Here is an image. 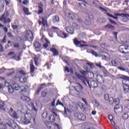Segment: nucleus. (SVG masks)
Instances as JSON below:
<instances>
[{"instance_id":"f257e3e1","label":"nucleus","mask_w":129,"mask_h":129,"mask_svg":"<svg viewBox=\"0 0 129 129\" xmlns=\"http://www.w3.org/2000/svg\"><path fill=\"white\" fill-rule=\"evenodd\" d=\"M78 78H79V79H81V80H82V82L85 85L87 86L88 84L90 88H91V87H93V88H95L96 87H97V86H98V84H97V82H96V81H93L91 82L90 84L89 81L87 80V78L86 77H82L80 76V75H78Z\"/></svg>"},{"instance_id":"f03ea898","label":"nucleus","mask_w":129,"mask_h":129,"mask_svg":"<svg viewBox=\"0 0 129 129\" xmlns=\"http://www.w3.org/2000/svg\"><path fill=\"white\" fill-rule=\"evenodd\" d=\"M119 78L120 79H123L122 87L123 88L124 92H125V93H127V92L129 91V86L125 83L129 82V77L126 76L120 75L119 76Z\"/></svg>"},{"instance_id":"7ed1b4c3","label":"nucleus","mask_w":129,"mask_h":129,"mask_svg":"<svg viewBox=\"0 0 129 129\" xmlns=\"http://www.w3.org/2000/svg\"><path fill=\"white\" fill-rule=\"evenodd\" d=\"M51 112L53 113V115H51L49 117V120L50 122H54L55 120V118H60V116H59V115L57 114V109L55 108H53L51 110Z\"/></svg>"},{"instance_id":"20e7f679","label":"nucleus","mask_w":129,"mask_h":129,"mask_svg":"<svg viewBox=\"0 0 129 129\" xmlns=\"http://www.w3.org/2000/svg\"><path fill=\"white\" fill-rule=\"evenodd\" d=\"M32 114L30 113H26L24 115V118H21V120L22 121L23 124H29L30 120L32 119Z\"/></svg>"},{"instance_id":"39448f33","label":"nucleus","mask_w":129,"mask_h":129,"mask_svg":"<svg viewBox=\"0 0 129 129\" xmlns=\"http://www.w3.org/2000/svg\"><path fill=\"white\" fill-rule=\"evenodd\" d=\"M10 16V13L8 12H5L1 17H0V21L2 22L3 24H8V23H11V19L8 18V17Z\"/></svg>"},{"instance_id":"423d86ee","label":"nucleus","mask_w":129,"mask_h":129,"mask_svg":"<svg viewBox=\"0 0 129 129\" xmlns=\"http://www.w3.org/2000/svg\"><path fill=\"white\" fill-rule=\"evenodd\" d=\"M24 39L25 41H33V32L30 30L24 33Z\"/></svg>"},{"instance_id":"0eeeda50","label":"nucleus","mask_w":129,"mask_h":129,"mask_svg":"<svg viewBox=\"0 0 129 129\" xmlns=\"http://www.w3.org/2000/svg\"><path fill=\"white\" fill-rule=\"evenodd\" d=\"M45 124L47 126V128L48 129H61V126L59 125L58 124L55 123L54 124H52V123L49 122L48 121H45L44 122Z\"/></svg>"},{"instance_id":"6e6552de","label":"nucleus","mask_w":129,"mask_h":129,"mask_svg":"<svg viewBox=\"0 0 129 129\" xmlns=\"http://www.w3.org/2000/svg\"><path fill=\"white\" fill-rule=\"evenodd\" d=\"M119 50L121 53L128 54L129 48L127 46L124 45H121L119 47Z\"/></svg>"},{"instance_id":"1a4fd4ad","label":"nucleus","mask_w":129,"mask_h":129,"mask_svg":"<svg viewBox=\"0 0 129 129\" xmlns=\"http://www.w3.org/2000/svg\"><path fill=\"white\" fill-rule=\"evenodd\" d=\"M75 116L78 118V119H80V120H85V119H86V116L80 113H76L75 114Z\"/></svg>"},{"instance_id":"9d476101","label":"nucleus","mask_w":129,"mask_h":129,"mask_svg":"<svg viewBox=\"0 0 129 129\" xmlns=\"http://www.w3.org/2000/svg\"><path fill=\"white\" fill-rule=\"evenodd\" d=\"M100 56H101L102 58L104 60H109V59L110 58V55L108 54L106 52L100 51Z\"/></svg>"},{"instance_id":"9b49d317","label":"nucleus","mask_w":129,"mask_h":129,"mask_svg":"<svg viewBox=\"0 0 129 129\" xmlns=\"http://www.w3.org/2000/svg\"><path fill=\"white\" fill-rule=\"evenodd\" d=\"M5 87H8V90L10 93L14 92V87L10 86V83L7 82V81H5Z\"/></svg>"},{"instance_id":"f8f14e48","label":"nucleus","mask_w":129,"mask_h":129,"mask_svg":"<svg viewBox=\"0 0 129 129\" xmlns=\"http://www.w3.org/2000/svg\"><path fill=\"white\" fill-rule=\"evenodd\" d=\"M114 15V16H116V17H122V18H123L122 19V21H123V22H124V20H126V19L129 17V15L123 13H122L121 14L119 13H115Z\"/></svg>"},{"instance_id":"ddd939ff","label":"nucleus","mask_w":129,"mask_h":129,"mask_svg":"<svg viewBox=\"0 0 129 129\" xmlns=\"http://www.w3.org/2000/svg\"><path fill=\"white\" fill-rule=\"evenodd\" d=\"M9 113L11 116L14 117V118H18V114L14 111L13 108H11L9 110Z\"/></svg>"},{"instance_id":"4468645a","label":"nucleus","mask_w":129,"mask_h":129,"mask_svg":"<svg viewBox=\"0 0 129 129\" xmlns=\"http://www.w3.org/2000/svg\"><path fill=\"white\" fill-rule=\"evenodd\" d=\"M75 90L77 92H82V90H83V87L80 84L77 83L76 86L75 87Z\"/></svg>"},{"instance_id":"2eb2a0df","label":"nucleus","mask_w":129,"mask_h":129,"mask_svg":"<svg viewBox=\"0 0 129 129\" xmlns=\"http://www.w3.org/2000/svg\"><path fill=\"white\" fill-rule=\"evenodd\" d=\"M6 108H7V106L5 104V102L3 101H0V110L6 111Z\"/></svg>"},{"instance_id":"dca6fc26","label":"nucleus","mask_w":129,"mask_h":129,"mask_svg":"<svg viewBox=\"0 0 129 129\" xmlns=\"http://www.w3.org/2000/svg\"><path fill=\"white\" fill-rule=\"evenodd\" d=\"M114 111L115 113H120L121 112H122V108L119 106H116L114 107Z\"/></svg>"},{"instance_id":"f3484780","label":"nucleus","mask_w":129,"mask_h":129,"mask_svg":"<svg viewBox=\"0 0 129 129\" xmlns=\"http://www.w3.org/2000/svg\"><path fill=\"white\" fill-rule=\"evenodd\" d=\"M42 41L44 40V41H45V43L43 44V47L45 48H47L49 45H50V42H49V40L46 38H44V37H42V38L41 39Z\"/></svg>"},{"instance_id":"a211bd4d","label":"nucleus","mask_w":129,"mask_h":129,"mask_svg":"<svg viewBox=\"0 0 129 129\" xmlns=\"http://www.w3.org/2000/svg\"><path fill=\"white\" fill-rule=\"evenodd\" d=\"M81 127L82 129H94V128L90 126V125H88L87 123H84L82 125Z\"/></svg>"},{"instance_id":"6ab92c4d","label":"nucleus","mask_w":129,"mask_h":129,"mask_svg":"<svg viewBox=\"0 0 129 129\" xmlns=\"http://www.w3.org/2000/svg\"><path fill=\"white\" fill-rule=\"evenodd\" d=\"M34 61L33 60H31L30 61V72L31 73H34V71H35V66H34Z\"/></svg>"},{"instance_id":"aec40b11","label":"nucleus","mask_w":129,"mask_h":129,"mask_svg":"<svg viewBox=\"0 0 129 129\" xmlns=\"http://www.w3.org/2000/svg\"><path fill=\"white\" fill-rule=\"evenodd\" d=\"M50 51L52 52L54 56H58L59 55V52H58V51L57 49L55 48H50Z\"/></svg>"},{"instance_id":"412c9836","label":"nucleus","mask_w":129,"mask_h":129,"mask_svg":"<svg viewBox=\"0 0 129 129\" xmlns=\"http://www.w3.org/2000/svg\"><path fill=\"white\" fill-rule=\"evenodd\" d=\"M97 81H98L99 83H103V82H104V79L103 78V77L102 76L100 75L98 76Z\"/></svg>"},{"instance_id":"4be33fe9","label":"nucleus","mask_w":129,"mask_h":129,"mask_svg":"<svg viewBox=\"0 0 129 129\" xmlns=\"http://www.w3.org/2000/svg\"><path fill=\"white\" fill-rule=\"evenodd\" d=\"M21 99H22L23 101H26V102H30V101H31V98L27 96H22L21 97Z\"/></svg>"},{"instance_id":"5701e85b","label":"nucleus","mask_w":129,"mask_h":129,"mask_svg":"<svg viewBox=\"0 0 129 129\" xmlns=\"http://www.w3.org/2000/svg\"><path fill=\"white\" fill-rule=\"evenodd\" d=\"M66 31L68 33H70V34H73V32H74L73 28L70 26H68L66 27Z\"/></svg>"},{"instance_id":"b1692460","label":"nucleus","mask_w":129,"mask_h":129,"mask_svg":"<svg viewBox=\"0 0 129 129\" xmlns=\"http://www.w3.org/2000/svg\"><path fill=\"white\" fill-rule=\"evenodd\" d=\"M41 20L42 25L44 27H45V26L47 25L48 22H47V18L42 17L41 18Z\"/></svg>"},{"instance_id":"393cba45","label":"nucleus","mask_w":129,"mask_h":129,"mask_svg":"<svg viewBox=\"0 0 129 129\" xmlns=\"http://www.w3.org/2000/svg\"><path fill=\"white\" fill-rule=\"evenodd\" d=\"M23 11L25 13V15L27 16H29V15H31V13H29V9L26 7H23Z\"/></svg>"},{"instance_id":"a878e982","label":"nucleus","mask_w":129,"mask_h":129,"mask_svg":"<svg viewBox=\"0 0 129 129\" xmlns=\"http://www.w3.org/2000/svg\"><path fill=\"white\" fill-rule=\"evenodd\" d=\"M21 89L22 92H26L29 89V87L28 86H21Z\"/></svg>"},{"instance_id":"bb28decb","label":"nucleus","mask_w":129,"mask_h":129,"mask_svg":"<svg viewBox=\"0 0 129 129\" xmlns=\"http://www.w3.org/2000/svg\"><path fill=\"white\" fill-rule=\"evenodd\" d=\"M13 88L15 89V90H20V89H21L20 85H19L17 83L13 84Z\"/></svg>"},{"instance_id":"cd10ccee","label":"nucleus","mask_w":129,"mask_h":129,"mask_svg":"<svg viewBox=\"0 0 129 129\" xmlns=\"http://www.w3.org/2000/svg\"><path fill=\"white\" fill-rule=\"evenodd\" d=\"M34 47L35 49H37V50H39V49L41 48V43L36 42L34 44Z\"/></svg>"},{"instance_id":"c85d7f7f","label":"nucleus","mask_w":129,"mask_h":129,"mask_svg":"<svg viewBox=\"0 0 129 129\" xmlns=\"http://www.w3.org/2000/svg\"><path fill=\"white\" fill-rule=\"evenodd\" d=\"M38 14L40 15V14H42L43 13V5L42 4H39L38 7Z\"/></svg>"},{"instance_id":"c756f323","label":"nucleus","mask_w":129,"mask_h":129,"mask_svg":"<svg viewBox=\"0 0 129 129\" xmlns=\"http://www.w3.org/2000/svg\"><path fill=\"white\" fill-rule=\"evenodd\" d=\"M7 125L3 122H0V129H7Z\"/></svg>"},{"instance_id":"7c9ffc66","label":"nucleus","mask_w":129,"mask_h":129,"mask_svg":"<svg viewBox=\"0 0 129 129\" xmlns=\"http://www.w3.org/2000/svg\"><path fill=\"white\" fill-rule=\"evenodd\" d=\"M34 63L36 66L39 65V58L37 56H35L34 58Z\"/></svg>"},{"instance_id":"2f4dec72","label":"nucleus","mask_w":129,"mask_h":129,"mask_svg":"<svg viewBox=\"0 0 129 129\" xmlns=\"http://www.w3.org/2000/svg\"><path fill=\"white\" fill-rule=\"evenodd\" d=\"M111 64H112V66H114V67H116L118 65L117 62L113 59L111 60Z\"/></svg>"},{"instance_id":"473e14b6","label":"nucleus","mask_w":129,"mask_h":129,"mask_svg":"<svg viewBox=\"0 0 129 129\" xmlns=\"http://www.w3.org/2000/svg\"><path fill=\"white\" fill-rule=\"evenodd\" d=\"M60 21V19L58 16H56L53 18V22L56 23L57 22H59Z\"/></svg>"},{"instance_id":"72a5a7b5","label":"nucleus","mask_w":129,"mask_h":129,"mask_svg":"<svg viewBox=\"0 0 129 129\" xmlns=\"http://www.w3.org/2000/svg\"><path fill=\"white\" fill-rule=\"evenodd\" d=\"M27 78H20L19 79V81L22 83H26L27 82Z\"/></svg>"},{"instance_id":"f704fd0d","label":"nucleus","mask_w":129,"mask_h":129,"mask_svg":"<svg viewBox=\"0 0 129 129\" xmlns=\"http://www.w3.org/2000/svg\"><path fill=\"white\" fill-rule=\"evenodd\" d=\"M31 105L32 109L33 110H34V111H38V109H37V108H36V106H35L34 103L31 102Z\"/></svg>"},{"instance_id":"c9c22d12","label":"nucleus","mask_w":129,"mask_h":129,"mask_svg":"<svg viewBox=\"0 0 129 129\" xmlns=\"http://www.w3.org/2000/svg\"><path fill=\"white\" fill-rule=\"evenodd\" d=\"M74 14L73 13H69V16L68 17L69 18V19H70L71 20H73V19H74Z\"/></svg>"},{"instance_id":"e433bc0d","label":"nucleus","mask_w":129,"mask_h":129,"mask_svg":"<svg viewBox=\"0 0 129 129\" xmlns=\"http://www.w3.org/2000/svg\"><path fill=\"white\" fill-rule=\"evenodd\" d=\"M107 29H111V30H114V27L111 25L108 24L105 26Z\"/></svg>"},{"instance_id":"4c0bfd02","label":"nucleus","mask_w":129,"mask_h":129,"mask_svg":"<svg viewBox=\"0 0 129 129\" xmlns=\"http://www.w3.org/2000/svg\"><path fill=\"white\" fill-rule=\"evenodd\" d=\"M96 66H97V67H99V68L103 69V70H105V68L103 66H102L101 63H100V62H99L98 63H96Z\"/></svg>"},{"instance_id":"58836bf2","label":"nucleus","mask_w":129,"mask_h":129,"mask_svg":"<svg viewBox=\"0 0 129 129\" xmlns=\"http://www.w3.org/2000/svg\"><path fill=\"white\" fill-rule=\"evenodd\" d=\"M59 37L61 38H67V35H66V33L63 32H60V35H59Z\"/></svg>"},{"instance_id":"ea45409f","label":"nucleus","mask_w":129,"mask_h":129,"mask_svg":"<svg viewBox=\"0 0 129 129\" xmlns=\"http://www.w3.org/2000/svg\"><path fill=\"white\" fill-rule=\"evenodd\" d=\"M73 26L75 27V29H76V30H79L80 29V26L75 23L73 24Z\"/></svg>"},{"instance_id":"a19ab883","label":"nucleus","mask_w":129,"mask_h":129,"mask_svg":"<svg viewBox=\"0 0 129 129\" xmlns=\"http://www.w3.org/2000/svg\"><path fill=\"white\" fill-rule=\"evenodd\" d=\"M74 43L76 46H78V45H80V44H81V42L77 39H75L74 40Z\"/></svg>"},{"instance_id":"79ce46f5","label":"nucleus","mask_w":129,"mask_h":129,"mask_svg":"<svg viewBox=\"0 0 129 129\" xmlns=\"http://www.w3.org/2000/svg\"><path fill=\"white\" fill-rule=\"evenodd\" d=\"M13 59H15V60H16V61H19V60H21V56L20 55L16 56V55L13 56Z\"/></svg>"},{"instance_id":"37998d69","label":"nucleus","mask_w":129,"mask_h":129,"mask_svg":"<svg viewBox=\"0 0 129 129\" xmlns=\"http://www.w3.org/2000/svg\"><path fill=\"white\" fill-rule=\"evenodd\" d=\"M79 5L80 6V8L82 9V10H84L85 9V4L84 3H79Z\"/></svg>"},{"instance_id":"c03bdc74","label":"nucleus","mask_w":129,"mask_h":129,"mask_svg":"<svg viewBox=\"0 0 129 129\" xmlns=\"http://www.w3.org/2000/svg\"><path fill=\"white\" fill-rule=\"evenodd\" d=\"M106 15H107V16H108V17H109L110 18H112L114 20H118V18H117V17H114L113 16L109 14V13H107Z\"/></svg>"},{"instance_id":"a18cd8bd","label":"nucleus","mask_w":129,"mask_h":129,"mask_svg":"<svg viewBox=\"0 0 129 129\" xmlns=\"http://www.w3.org/2000/svg\"><path fill=\"white\" fill-rule=\"evenodd\" d=\"M55 105L57 106V105H61V106H64V105H63V103L62 102H60V100H58Z\"/></svg>"},{"instance_id":"49530a36","label":"nucleus","mask_w":129,"mask_h":129,"mask_svg":"<svg viewBox=\"0 0 129 129\" xmlns=\"http://www.w3.org/2000/svg\"><path fill=\"white\" fill-rule=\"evenodd\" d=\"M114 103H115L116 105H118L119 104V98H116L114 100Z\"/></svg>"},{"instance_id":"de8ad7c7","label":"nucleus","mask_w":129,"mask_h":129,"mask_svg":"<svg viewBox=\"0 0 129 129\" xmlns=\"http://www.w3.org/2000/svg\"><path fill=\"white\" fill-rule=\"evenodd\" d=\"M109 102L110 104H112V103L114 102V99H113V98L112 97L110 98L109 100Z\"/></svg>"},{"instance_id":"09e8293b","label":"nucleus","mask_w":129,"mask_h":129,"mask_svg":"<svg viewBox=\"0 0 129 129\" xmlns=\"http://www.w3.org/2000/svg\"><path fill=\"white\" fill-rule=\"evenodd\" d=\"M19 73L21 76H24V75H26V72L24 71H19Z\"/></svg>"},{"instance_id":"8fccbe9b","label":"nucleus","mask_w":129,"mask_h":129,"mask_svg":"<svg viewBox=\"0 0 129 129\" xmlns=\"http://www.w3.org/2000/svg\"><path fill=\"white\" fill-rule=\"evenodd\" d=\"M117 69H119V70H121V71H126V69L123 67H118Z\"/></svg>"},{"instance_id":"3c124183","label":"nucleus","mask_w":129,"mask_h":129,"mask_svg":"<svg viewBox=\"0 0 129 129\" xmlns=\"http://www.w3.org/2000/svg\"><path fill=\"white\" fill-rule=\"evenodd\" d=\"M47 115H48V113L47 112H44L42 114V117L43 118H46V117H47Z\"/></svg>"},{"instance_id":"603ef678","label":"nucleus","mask_w":129,"mask_h":129,"mask_svg":"<svg viewBox=\"0 0 129 129\" xmlns=\"http://www.w3.org/2000/svg\"><path fill=\"white\" fill-rule=\"evenodd\" d=\"M14 48H17L18 49H19V48H21V45H20L19 43H15L14 44Z\"/></svg>"},{"instance_id":"864d4df0","label":"nucleus","mask_w":129,"mask_h":129,"mask_svg":"<svg viewBox=\"0 0 129 129\" xmlns=\"http://www.w3.org/2000/svg\"><path fill=\"white\" fill-rule=\"evenodd\" d=\"M122 117L123 119H127V118H128V115H127V114H124Z\"/></svg>"},{"instance_id":"5fc2aeb1","label":"nucleus","mask_w":129,"mask_h":129,"mask_svg":"<svg viewBox=\"0 0 129 129\" xmlns=\"http://www.w3.org/2000/svg\"><path fill=\"white\" fill-rule=\"evenodd\" d=\"M108 118L109 119L110 121H111L113 119V116L111 115H109L108 116Z\"/></svg>"},{"instance_id":"6e6d98bb","label":"nucleus","mask_w":129,"mask_h":129,"mask_svg":"<svg viewBox=\"0 0 129 129\" xmlns=\"http://www.w3.org/2000/svg\"><path fill=\"white\" fill-rule=\"evenodd\" d=\"M81 74H82L83 76L80 75V76H82V77H85V73H86V72L84 71H81Z\"/></svg>"},{"instance_id":"4d7b16f0","label":"nucleus","mask_w":129,"mask_h":129,"mask_svg":"<svg viewBox=\"0 0 129 129\" xmlns=\"http://www.w3.org/2000/svg\"><path fill=\"white\" fill-rule=\"evenodd\" d=\"M15 77L16 78H21V77H22V76L19 73H17Z\"/></svg>"},{"instance_id":"13d9d810","label":"nucleus","mask_w":129,"mask_h":129,"mask_svg":"<svg viewBox=\"0 0 129 129\" xmlns=\"http://www.w3.org/2000/svg\"><path fill=\"white\" fill-rule=\"evenodd\" d=\"M104 98L105 100H108V99H109V95H108V94H105Z\"/></svg>"},{"instance_id":"bf43d9fd","label":"nucleus","mask_w":129,"mask_h":129,"mask_svg":"<svg viewBox=\"0 0 129 129\" xmlns=\"http://www.w3.org/2000/svg\"><path fill=\"white\" fill-rule=\"evenodd\" d=\"M91 53L93 55H94L95 56V57H98V55L97 53L95 51L92 50L91 51Z\"/></svg>"},{"instance_id":"052dcab7","label":"nucleus","mask_w":129,"mask_h":129,"mask_svg":"<svg viewBox=\"0 0 129 129\" xmlns=\"http://www.w3.org/2000/svg\"><path fill=\"white\" fill-rule=\"evenodd\" d=\"M109 22H110L111 24H113L114 25H116V23L114 22V21L111 20L110 18L108 19Z\"/></svg>"},{"instance_id":"680f3d73","label":"nucleus","mask_w":129,"mask_h":129,"mask_svg":"<svg viewBox=\"0 0 129 129\" xmlns=\"http://www.w3.org/2000/svg\"><path fill=\"white\" fill-rule=\"evenodd\" d=\"M22 4L23 5H28V4H29V1H28V0H24Z\"/></svg>"},{"instance_id":"e2e57ef3","label":"nucleus","mask_w":129,"mask_h":129,"mask_svg":"<svg viewBox=\"0 0 129 129\" xmlns=\"http://www.w3.org/2000/svg\"><path fill=\"white\" fill-rule=\"evenodd\" d=\"M104 76L105 77H106V76H107V75H108V72L107 71H104Z\"/></svg>"},{"instance_id":"0e129e2a","label":"nucleus","mask_w":129,"mask_h":129,"mask_svg":"<svg viewBox=\"0 0 129 129\" xmlns=\"http://www.w3.org/2000/svg\"><path fill=\"white\" fill-rule=\"evenodd\" d=\"M89 75L91 76V78H93V77H94V74H93V73H89Z\"/></svg>"},{"instance_id":"69168bd1","label":"nucleus","mask_w":129,"mask_h":129,"mask_svg":"<svg viewBox=\"0 0 129 129\" xmlns=\"http://www.w3.org/2000/svg\"><path fill=\"white\" fill-rule=\"evenodd\" d=\"M7 35H8V37H9V38H13V34H12V33L10 32H8Z\"/></svg>"},{"instance_id":"338daca9","label":"nucleus","mask_w":129,"mask_h":129,"mask_svg":"<svg viewBox=\"0 0 129 129\" xmlns=\"http://www.w3.org/2000/svg\"><path fill=\"white\" fill-rule=\"evenodd\" d=\"M12 28L13 30H17L18 29V26L17 25H12Z\"/></svg>"},{"instance_id":"774afa93","label":"nucleus","mask_w":129,"mask_h":129,"mask_svg":"<svg viewBox=\"0 0 129 129\" xmlns=\"http://www.w3.org/2000/svg\"><path fill=\"white\" fill-rule=\"evenodd\" d=\"M6 40H7L6 37V36H5L3 40L2 41V43H6Z\"/></svg>"}]
</instances>
